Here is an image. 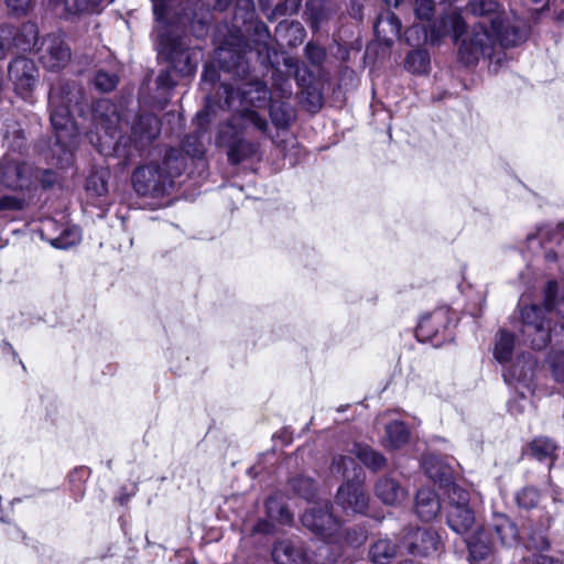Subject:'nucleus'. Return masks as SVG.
<instances>
[{
	"instance_id": "1",
	"label": "nucleus",
	"mask_w": 564,
	"mask_h": 564,
	"mask_svg": "<svg viewBox=\"0 0 564 564\" xmlns=\"http://www.w3.org/2000/svg\"><path fill=\"white\" fill-rule=\"evenodd\" d=\"M470 10L481 19L466 32L459 44V61L467 66L475 65L484 56L490 57L492 66L496 44L516 46L529 34L527 23L513 13L509 15L498 12V3L495 0H473ZM448 34H453L455 40L465 34V22L455 11L446 13L433 26L431 39L437 41Z\"/></svg>"
},
{
	"instance_id": "2",
	"label": "nucleus",
	"mask_w": 564,
	"mask_h": 564,
	"mask_svg": "<svg viewBox=\"0 0 564 564\" xmlns=\"http://www.w3.org/2000/svg\"><path fill=\"white\" fill-rule=\"evenodd\" d=\"M87 105L84 89L76 84H58L50 91L48 106L56 142L67 152H72L78 135V128L72 118L70 107L73 106L83 115Z\"/></svg>"
},
{
	"instance_id": "3",
	"label": "nucleus",
	"mask_w": 564,
	"mask_h": 564,
	"mask_svg": "<svg viewBox=\"0 0 564 564\" xmlns=\"http://www.w3.org/2000/svg\"><path fill=\"white\" fill-rule=\"evenodd\" d=\"M247 123L252 124L262 132H265L268 129L265 118L260 116L257 111L248 109L239 116H232V118L219 129L217 143L228 148V160L232 164L260 158L259 143L242 139Z\"/></svg>"
},
{
	"instance_id": "4",
	"label": "nucleus",
	"mask_w": 564,
	"mask_h": 564,
	"mask_svg": "<svg viewBox=\"0 0 564 564\" xmlns=\"http://www.w3.org/2000/svg\"><path fill=\"white\" fill-rule=\"evenodd\" d=\"M330 470L333 474H341L346 478L336 495V503L346 512L364 513L369 505V496L365 490V474L360 466L350 456H337L334 458Z\"/></svg>"
},
{
	"instance_id": "5",
	"label": "nucleus",
	"mask_w": 564,
	"mask_h": 564,
	"mask_svg": "<svg viewBox=\"0 0 564 564\" xmlns=\"http://www.w3.org/2000/svg\"><path fill=\"white\" fill-rule=\"evenodd\" d=\"M169 156L161 164L150 163L139 166L132 174V186L140 196L161 197L173 185V178L180 170L172 171Z\"/></svg>"
},
{
	"instance_id": "6",
	"label": "nucleus",
	"mask_w": 564,
	"mask_h": 564,
	"mask_svg": "<svg viewBox=\"0 0 564 564\" xmlns=\"http://www.w3.org/2000/svg\"><path fill=\"white\" fill-rule=\"evenodd\" d=\"M447 524L458 534L467 533L476 523V513L470 503V494L456 484L448 485Z\"/></svg>"
},
{
	"instance_id": "7",
	"label": "nucleus",
	"mask_w": 564,
	"mask_h": 564,
	"mask_svg": "<svg viewBox=\"0 0 564 564\" xmlns=\"http://www.w3.org/2000/svg\"><path fill=\"white\" fill-rule=\"evenodd\" d=\"M159 51L164 54L172 64L173 70L182 76H191L197 67L199 52L183 47L177 39H171L164 33H160Z\"/></svg>"
},
{
	"instance_id": "8",
	"label": "nucleus",
	"mask_w": 564,
	"mask_h": 564,
	"mask_svg": "<svg viewBox=\"0 0 564 564\" xmlns=\"http://www.w3.org/2000/svg\"><path fill=\"white\" fill-rule=\"evenodd\" d=\"M36 54L41 64L50 70H57L65 67L70 61V48L63 37L52 33L42 37Z\"/></svg>"
},
{
	"instance_id": "9",
	"label": "nucleus",
	"mask_w": 564,
	"mask_h": 564,
	"mask_svg": "<svg viewBox=\"0 0 564 564\" xmlns=\"http://www.w3.org/2000/svg\"><path fill=\"white\" fill-rule=\"evenodd\" d=\"M403 544L410 554L423 557L437 553L443 546L440 534L431 528H416L406 531Z\"/></svg>"
},
{
	"instance_id": "10",
	"label": "nucleus",
	"mask_w": 564,
	"mask_h": 564,
	"mask_svg": "<svg viewBox=\"0 0 564 564\" xmlns=\"http://www.w3.org/2000/svg\"><path fill=\"white\" fill-rule=\"evenodd\" d=\"M9 78L15 91L25 98L35 87L39 70L34 62L26 57H17L9 64Z\"/></svg>"
},
{
	"instance_id": "11",
	"label": "nucleus",
	"mask_w": 564,
	"mask_h": 564,
	"mask_svg": "<svg viewBox=\"0 0 564 564\" xmlns=\"http://www.w3.org/2000/svg\"><path fill=\"white\" fill-rule=\"evenodd\" d=\"M302 523L312 532L323 536H330L339 528V521L329 512L327 501L307 509L302 516Z\"/></svg>"
},
{
	"instance_id": "12",
	"label": "nucleus",
	"mask_w": 564,
	"mask_h": 564,
	"mask_svg": "<svg viewBox=\"0 0 564 564\" xmlns=\"http://www.w3.org/2000/svg\"><path fill=\"white\" fill-rule=\"evenodd\" d=\"M36 169L28 163H8L0 167L1 183L11 189H28L33 186Z\"/></svg>"
},
{
	"instance_id": "13",
	"label": "nucleus",
	"mask_w": 564,
	"mask_h": 564,
	"mask_svg": "<svg viewBox=\"0 0 564 564\" xmlns=\"http://www.w3.org/2000/svg\"><path fill=\"white\" fill-rule=\"evenodd\" d=\"M221 88L226 95L225 102L228 107H231L236 97H241L242 102L257 107L264 105L269 99V90L261 82L248 84L240 91H236L227 84L221 85Z\"/></svg>"
},
{
	"instance_id": "14",
	"label": "nucleus",
	"mask_w": 564,
	"mask_h": 564,
	"mask_svg": "<svg viewBox=\"0 0 564 564\" xmlns=\"http://www.w3.org/2000/svg\"><path fill=\"white\" fill-rule=\"evenodd\" d=\"M449 323L448 308L440 307L420 319L415 332L416 338L421 341L432 340L438 333L446 329Z\"/></svg>"
},
{
	"instance_id": "15",
	"label": "nucleus",
	"mask_w": 564,
	"mask_h": 564,
	"mask_svg": "<svg viewBox=\"0 0 564 564\" xmlns=\"http://www.w3.org/2000/svg\"><path fill=\"white\" fill-rule=\"evenodd\" d=\"M93 120L97 129H104L107 134L113 137L119 122L116 106L109 99L98 100L93 107Z\"/></svg>"
},
{
	"instance_id": "16",
	"label": "nucleus",
	"mask_w": 564,
	"mask_h": 564,
	"mask_svg": "<svg viewBox=\"0 0 564 564\" xmlns=\"http://www.w3.org/2000/svg\"><path fill=\"white\" fill-rule=\"evenodd\" d=\"M160 121L154 115H141L132 126V141L137 147L150 144L160 134Z\"/></svg>"
},
{
	"instance_id": "17",
	"label": "nucleus",
	"mask_w": 564,
	"mask_h": 564,
	"mask_svg": "<svg viewBox=\"0 0 564 564\" xmlns=\"http://www.w3.org/2000/svg\"><path fill=\"white\" fill-rule=\"evenodd\" d=\"M490 531L505 546H513L519 542V531L516 523L503 513H494L489 524Z\"/></svg>"
},
{
	"instance_id": "18",
	"label": "nucleus",
	"mask_w": 564,
	"mask_h": 564,
	"mask_svg": "<svg viewBox=\"0 0 564 564\" xmlns=\"http://www.w3.org/2000/svg\"><path fill=\"white\" fill-rule=\"evenodd\" d=\"M55 221L47 219L42 223V234L47 236L53 247L58 249H67L80 241L82 234L76 226H66L57 236H51V230L55 227Z\"/></svg>"
},
{
	"instance_id": "19",
	"label": "nucleus",
	"mask_w": 564,
	"mask_h": 564,
	"mask_svg": "<svg viewBox=\"0 0 564 564\" xmlns=\"http://www.w3.org/2000/svg\"><path fill=\"white\" fill-rule=\"evenodd\" d=\"M272 557L276 564H303L306 554L300 544L292 541H281L274 545Z\"/></svg>"
},
{
	"instance_id": "20",
	"label": "nucleus",
	"mask_w": 564,
	"mask_h": 564,
	"mask_svg": "<svg viewBox=\"0 0 564 564\" xmlns=\"http://www.w3.org/2000/svg\"><path fill=\"white\" fill-rule=\"evenodd\" d=\"M469 558L473 564L487 558L492 554L495 542L489 539L485 529H479L467 540Z\"/></svg>"
},
{
	"instance_id": "21",
	"label": "nucleus",
	"mask_w": 564,
	"mask_h": 564,
	"mask_svg": "<svg viewBox=\"0 0 564 564\" xmlns=\"http://www.w3.org/2000/svg\"><path fill=\"white\" fill-rule=\"evenodd\" d=\"M376 496L386 505H397L405 497L404 489L390 476L381 477L375 486Z\"/></svg>"
},
{
	"instance_id": "22",
	"label": "nucleus",
	"mask_w": 564,
	"mask_h": 564,
	"mask_svg": "<svg viewBox=\"0 0 564 564\" xmlns=\"http://www.w3.org/2000/svg\"><path fill=\"white\" fill-rule=\"evenodd\" d=\"M440 500L436 494L429 489L422 488L416 494L415 510L423 521L433 520L440 512Z\"/></svg>"
},
{
	"instance_id": "23",
	"label": "nucleus",
	"mask_w": 564,
	"mask_h": 564,
	"mask_svg": "<svg viewBox=\"0 0 564 564\" xmlns=\"http://www.w3.org/2000/svg\"><path fill=\"white\" fill-rule=\"evenodd\" d=\"M39 44V28L35 23L26 22L21 26L19 32L14 30L13 46L19 51H36Z\"/></svg>"
},
{
	"instance_id": "24",
	"label": "nucleus",
	"mask_w": 564,
	"mask_h": 564,
	"mask_svg": "<svg viewBox=\"0 0 564 564\" xmlns=\"http://www.w3.org/2000/svg\"><path fill=\"white\" fill-rule=\"evenodd\" d=\"M398 545L388 538H380L372 543L369 557L375 564H390L395 557Z\"/></svg>"
},
{
	"instance_id": "25",
	"label": "nucleus",
	"mask_w": 564,
	"mask_h": 564,
	"mask_svg": "<svg viewBox=\"0 0 564 564\" xmlns=\"http://www.w3.org/2000/svg\"><path fill=\"white\" fill-rule=\"evenodd\" d=\"M400 31L401 22L399 18L392 12H387L386 14L379 17L375 24V32L377 36L383 41H389L390 36H399Z\"/></svg>"
},
{
	"instance_id": "26",
	"label": "nucleus",
	"mask_w": 564,
	"mask_h": 564,
	"mask_svg": "<svg viewBox=\"0 0 564 564\" xmlns=\"http://www.w3.org/2000/svg\"><path fill=\"white\" fill-rule=\"evenodd\" d=\"M63 6L65 13L77 15L95 10L102 3H111L113 0H57Z\"/></svg>"
},
{
	"instance_id": "27",
	"label": "nucleus",
	"mask_w": 564,
	"mask_h": 564,
	"mask_svg": "<svg viewBox=\"0 0 564 564\" xmlns=\"http://www.w3.org/2000/svg\"><path fill=\"white\" fill-rule=\"evenodd\" d=\"M355 455L370 469L379 470L386 466V458L369 446L356 444Z\"/></svg>"
},
{
	"instance_id": "28",
	"label": "nucleus",
	"mask_w": 564,
	"mask_h": 564,
	"mask_svg": "<svg viewBox=\"0 0 564 564\" xmlns=\"http://www.w3.org/2000/svg\"><path fill=\"white\" fill-rule=\"evenodd\" d=\"M514 346V338L512 334L501 330L498 334V338L494 349L495 358L500 362L505 364L511 359Z\"/></svg>"
},
{
	"instance_id": "29",
	"label": "nucleus",
	"mask_w": 564,
	"mask_h": 564,
	"mask_svg": "<svg viewBox=\"0 0 564 564\" xmlns=\"http://www.w3.org/2000/svg\"><path fill=\"white\" fill-rule=\"evenodd\" d=\"M409 440V430L402 422H392L386 427L387 446L399 448Z\"/></svg>"
},
{
	"instance_id": "30",
	"label": "nucleus",
	"mask_w": 564,
	"mask_h": 564,
	"mask_svg": "<svg viewBox=\"0 0 564 564\" xmlns=\"http://www.w3.org/2000/svg\"><path fill=\"white\" fill-rule=\"evenodd\" d=\"M108 177L109 172L96 171L87 178L86 189L90 194L101 197L108 193Z\"/></svg>"
},
{
	"instance_id": "31",
	"label": "nucleus",
	"mask_w": 564,
	"mask_h": 564,
	"mask_svg": "<svg viewBox=\"0 0 564 564\" xmlns=\"http://www.w3.org/2000/svg\"><path fill=\"white\" fill-rule=\"evenodd\" d=\"M268 514L271 519H274L281 523H290L292 520V514L289 509L282 505H280L278 498L271 497L267 500L265 503Z\"/></svg>"
},
{
	"instance_id": "32",
	"label": "nucleus",
	"mask_w": 564,
	"mask_h": 564,
	"mask_svg": "<svg viewBox=\"0 0 564 564\" xmlns=\"http://www.w3.org/2000/svg\"><path fill=\"white\" fill-rule=\"evenodd\" d=\"M555 449V444L546 437L535 438L531 443V453L539 460L552 457Z\"/></svg>"
},
{
	"instance_id": "33",
	"label": "nucleus",
	"mask_w": 564,
	"mask_h": 564,
	"mask_svg": "<svg viewBox=\"0 0 564 564\" xmlns=\"http://www.w3.org/2000/svg\"><path fill=\"white\" fill-rule=\"evenodd\" d=\"M429 62V55L425 51H412L406 56L405 65L413 73H422L426 70Z\"/></svg>"
},
{
	"instance_id": "34",
	"label": "nucleus",
	"mask_w": 564,
	"mask_h": 564,
	"mask_svg": "<svg viewBox=\"0 0 564 564\" xmlns=\"http://www.w3.org/2000/svg\"><path fill=\"white\" fill-rule=\"evenodd\" d=\"M270 117L275 127L286 128L292 115L283 104L272 102L270 106Z\"/></svg>"
},
{
	"instance_id": "35",
	"label": "nucleus",
	"mask_w": 564,
	"mask_h": 564,
	"mask_svg": "<svg viewBox=\"0 0 564 564\" xmlns=\"http://www.w3.org/2000/svg\"><path fill=\"white\" fill-rule=\"evenodd\" d=\"M94 84L98 90L107 93L112 90L117 86L118 78L113 74H109L104 70H98L95 75Z\"/></svg>"
},
{
	"instance_id": "36",
	"label": "nucleus",
	"mask_w": 564,
	"mask_h": 564,
	"mask_svg": "<svg viewBox=\"0 0 564 564\" xmlns=\"http://www.w3.org/2000/svg\"><path fill=\"white\" fill-rule=\"evenodd\" d=\"M292 487L300 496L310 500L314 497L315 494V484L311 478L300 477L292 481Z\"/></svg>"
},
{
	"instance_id": "37",
	"label": "nucleus",
	"mask_w": 564,
	"mask_h": 564,
	"mask_svg": "<svg viewBox=\"0 0 564 564\" xmlns=\"http://www.w3.org/2000/svg\"><path fill=\"white\" fill-rule=\"evenodd\" d=\"M539 491L533 487H525L517 494V502L524 509H531L539 501Z\"/></svg>"
},
{
	"instance_id": "38",
	"label": "nucleus",
	"mask_w": 564,
	"mask_h": 564,
	"mask_svg": "<svg viewBox=\"0 0 564 564\" xmlns=\"http://www.w3.org/2000/svg\"><path fill=\"white\" fill-rule=\"evenodd\" d=\"M14 28L0 25V59L13 47Z\"/></svg>"
},
{
	"instance_id": "39",
	"label": "nucleus",
	"mask_w": 564,
	"mask_h": 564,
	"mask_svg": "<svg viewBox=\"0 0 564 564\" xmlns=\"http://www.w3.org/2000/svg\"><path fill=\"white\" fill-rule=\"evenodd\" d=\"M36 0H4L8 9L15 15H23L31 11Z\"/></svg>"
},
{
	"instance_id": "40",
	"label": "nucleus",
	"mask_w": 564,
	"mask_h": 564,
	"mask_svg": "<svg viewBox=\"0 0 564 564\" xmlns=\"http://www.w3.org/2000/svg\"><path fill=\"white\" fill-rule=\"evenodd\" d=\"M534 366L535 364L531 359L525 361L523 366H521L520 361H518V364L514 365L511 369L512 377L519 381H527L531 378Z\"/></svg>"
},
{
	"instance_id": "41",
	"label": "nucleus",
	"mask_w": 564,
	"mask_h": 564,
	"mask_svg": "<svg viewBox=\"0 0 564 564\" xmlns=\"http://www.w3.org/2000/svg\"><path fill=\"white\" fill-rule=\"evenodd\" d=\"M525 547L535 551H545L550 546V542L543 532L533 533L524 542Z\"/></svg>"
},
{
	"instance_id": "42",
	"label": "nucleus",
	"mask_w": 564,
	"mask_h": 564,
	"mask_svg": "<svg viewBox=\"0 0 564 564\" xmlns=\"http://www.w3.org/2000/svg\"><path fill=\"white\" fill-rule=\"evenodd\" d=\"M300 4L301 0H285V2L275 6L272 17L293 14L297 11Z\"/></svg>"
},
{
	"instance_id": "43",
	"label": "nucleus",
	"mask_w": 564,
	"mask_h": 564,
	"mask_svg": "<svg viewBox=\"0 0 564 564\" xmlns=\"http://www.w3.org/2000/svg\"><path fill=\"white\" fill-rule=\"evenodd\" d=\"M434 12V2L432 0H416L415 14L421 20H430Z\"/></svg>"
},
{
	"instance_id": "44",
	"label": "nucleus",
	"mask_w": 564,
	"mask_h": 564,
	"mask_svg": "<svg viewBox=\"0 0 564 564\" xmlns=\"http://www.w3.org/2000/svg\"><path fill=\"white\" fill-rule=\"evenodd\" d=\"M57 181L56 174L53 171L44 170L39 171L36 170V174L33 177V185L39 182L44 188L51 187L54 185Z\"/></svg>"
},
{
	"instance_id": "45",
	"label": "nucleus",
	"mask_w": 564,
	"mask_h": 564,
	"mask_svg": "<svg viewBox=\"0 0 564 564\" xmlns=\"http://www.w3.org/2000/svg\"><path fill=\"white\" fill-rule=\"evenodd\" d=\"M305 54L307 59L314 65L321 64L325 57L324 50L313 43H308L305 46Z\"/></svg>"
},
{
	"instance_id": "46",
	"label": "nucleus",
	"mask_w": 564,
	"mask_h": 564,
	"mask_svg": "<svg viewBox=\"0 0 564 564\" xmlns=\"http://www.w3.org/2000/svg\"><path fill=\"white\" fill-rule=\"evenodd\" d=\"M23 208V200L14 196L0 197V213L7 210H20Z\"/></svg>"
},
{
	"instance_id": "47",
	"label": "nucleus",
	"mask_w": 564,
	"mask_h": 564,
	"mask_svg": "<svg viewBox=\"0 0 564 564\" xmlns=\"http://www.w3.org/2000/svg\"><path fill=\"white\" fill-rule=\"evenodd\" d=\"M156 84L160 88H171L175 85V80L172 77V70H162L158 78Z\"/></svg>"
},
{
	"instance_id": "48",
	"label": "nucleus",
	"mask_w": 564,
	"mask_h": 564,
	"mask_svg": "<svg viewBox=\"0 0 564 564\" xmlns=\"http://www.w3.org/2000/svg\"><path fill=\"white\" fill-rule=\"evenodd\" d=\"M167 1L169 0H152L154 14L158 19H162L164 17Z\"/></svg>"
},
{
	"instance_id": "49",
	"label": "nucleus",
	"mask_w": 564,
	"mask_h": 564,
	"mask_svg": "<svg viewBox=\"0 0 564 564\" xmlns=\"http://www.w3.org/2000/svg\"><path fill=\"white\" fill-rule=\"evenodd\" d=\"M184 150L188 153V154H192V155H199L202 154L203 150L200 148H195L193 150L189 149V144H188V141H186L183 145Z\"/></svg>"
},
{
	"instance_id": "50",
	"label": "nucleus",
	"mask_w": 564,
	"mask_h": 564,
	"mask_svg": "<svg viewBox=\"0 0 564 564\" xmlns=\"http://www.w3.org/2000/svg\"><path fill=\"white\" fill-rule=\"evenodd\" d=\"M424 468L426 470V474L429 475L430 478H433V479H436L438 477V474L437 473H434L430 467H429V460H425L424 462Z\"/></svg>"
},
{
	"instance_id": "51",
	"label": "nucleus",
	"mask_w": 564,
	"mask_h": 564,
	"mask_svg": "<svg viewBox=\"0 0 564 564\" xmlns=\"http://www.w3.org/2000/svg\"><path fill=\"white\" fill-rule=\"evenodd\" d=\"M388 6L397 7L401 0H383Z\"/></svg>"
},
{
	"instance_id": "52",
	"label": "nucleus",
	"mask_w": 564,
	"mask_h": 564,
	"mask_svg": "<svg viewBox=\"0 0 564 564\" xmlns=\"http://www.w3.org/2000/svg\"><path fill=\"white\" fill-rule=\"evenodd\" d=\"M245 2V7L247 8V10H251L253 8V2L252 0H242Z\"/></svg>"
},
{
	"instance_id": "53",
	"label": "nucleus",
	"mask_w": 564,
	"mask_h": 564,
	"mask_svg": "<svg viewBox=\"0 0 564 564\" xmlns=\"http://www.w3.org/2000/svg\"><path fill=\"white\" fill-rule=\"evenodd\" d=\"M319 3H321V2H319V0H314V1H312V2L308 4V6H310V10H312V9H313V8H315V7H318V6H319Z\"/></svg>"
},
{
	"instance_id": "54",
	"label": "nucleus",
	"mask_w": 564,
	"mask_h": 564,
	"mask_svg": "<svg viewBox=\"0 0 564 564\" xmlns=\"http://www.w3.org/2000/svg\"><path fill=\"white\" fill-rule=\"evenodd\" d=\"M3 345L6 347V350L13 351V347H12V345L10 343H4Z\"/></svg>"
},
{
	"instance_id": "55",
	"label": "nucleus",
	"mask_w": 564,
	"mask_h": 564,
	"mask_svg": "<svg viewBox=\"0 0 564 564\" xmlns=\"http://www.w3.org/2000/svg\"><path fill=\"white\" fill-rule=\"evenodd\" d=\"M209 69H205L204 74H203V80H207V77H208V74H209Z\"/></svg>"
},
{
	"instance_id": "56",
	"label": "nucleus",
	"mask_w": 564,
	"mask_h": 564,
	"mask_svg": "<svg viewBox=\"0 0 564 564\" xmlns=\"http://www.w3.org/2000/svg\"><path fill=\"white\" fill-rule=\"evenodd\" d=\"M319 22V18L315 17L314 18V22H313V25L314 26H317V23Z\"/></svg>"
},
{
	"instance_id": "57",
	"label": "nucleus",
	"mask_w": 564,
	"mask_h": 564,
	"mask_svg": "<svg viewBox=\"0 0 564 564\" xmlns=\"http://www.w3.org/2000/svg\"><path fill=\"white\" fill-rule=\"evenodd\" d=\"M500 61H501V57H500V55L498 54L497 59H496V63H500Z\"/></svg>"
},
{
	"instance_id": "58",
	"label": "nucleus",
	"mask_w": 564,
	"mask_h": 564,
	"mask_svg": "<svg viewBox=\"0 0 564 564\" xmlns=\"http://www.w3.org/2000/svg\"><path fill=\"white\" fill-rule=\"evenodd\" d=\"M322 550L327 551L328 550L327 545L326 544L322 545Z\"/></svg>"
},
{
	"instance_id": "59",
	"label": "nucleus",
	"mask_w": 564,
	"mask_h": 564,
	"mask_svg": "<svg viewBox=\"0 0 564 564\" xmlns=\"http://www.w3.org/2000/svg\"><path fill=\"white\" fill-rule=\"evenodd\" d=\"M210 73H212V79H213L214 76H216V73H215V70H212Z\"/></svg>"
},
{
	"instance_id": "60",
	"label": "nucleus",
	"mask_w": 564,
	"mask_h": 564,
	"mask_svg": "<svg viewBox=\"0 0 564 564\" xmlns=\"http://www.w3.org/2000/svg\"><path fill=\"white\" fill-rule=\"evenodd\" d=\"M316 107H317V108H319V107H321V101H319V100H318V102H317Z\"/></svg>"
},
{
	"instance_id": "61",
	"label": "nucleus",
	"mask_w": 564,
	"mask_h": 564,
	"mask_svg": "<svg viewBox=\"0 0 564 564\" xmlns=\"http://www.w3.org/2000/svg\"><path fill=\"white\" fill-rule=\"evenodd\" d=\"M533 2L538 3V2H541L542 0H532Z\"/></svg>"
}]
</instances>
